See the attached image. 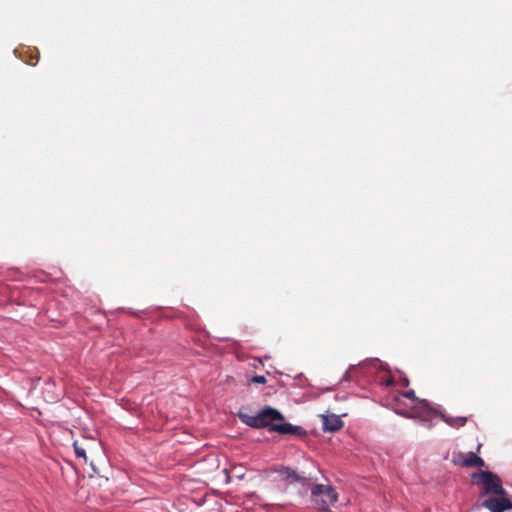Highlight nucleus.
<instances>
[{"label": "nucleus", "mask_w": 512, "mask_h": 512, "mask_svg": "<svg viewBox=\"0 0 512 512\" xmlns=\"http://www.w3.org/2000/svg\"><path fill=\"white\" fill-rule=\"evenodd\" d=\"M252 381L259 384H265L266 383V377L263 375H256L252 378Z\"/></svg>", "instance_id": "nucleus-12"}, {"label": "nucleus", "mask_w": 512, "mask_h": 512, "mask_svg": "<svg viewBox=\"0 0 512 512\" xmlns=\"http://www.w3.org/2000/svg\"><path fill=\"white\" fill-rule=\"evenodd\" d=\"M311 501L321 511H328L338 500V493L331 485L311 484Z\"/></svg>", "instance_id": "nucleus-3"}, {"label": "nucleus", "mask_w": 512, "mask_h": 512, "mask_svg": "<svg viewBox=\"0 0 512 512\" xmlns=\"http://www.w3.org/2000/svg\"><path fill=\"white\" fill-rule=\"evenodd\" d=\"M441 417L445 423L453 428L462 427L467 423L466 417H451L446 415H442Z\"/></svg>", "instance_id": "nucleus-9"}, {"label": "nucleus", "mask_w": 512, "mask_h": 512, "mask_svg": "<svg viewBox=\"0 0 512 512\" xmlns=\"http://www.w3.org/2000/svg\"><path fill=\"white\" fill-rule=\"evenodd\" d=\"M73 448L77 457L87 459L85 449L79 446L77 442H74Z\"/></svg>", "instance_id": "nucleus-10"}, {"label": "nucleus", "mask_w": 512, "mask_h": 512, "mask_svg": "<svg viewBox=\"0 0 512 512\" xmlns=\"http://www.w3.org/2000/svg\"><path fill=\"white\" fill-rule=\"evenodd\" d=\"M481 506L488 509L490 512H505L512 510V500L508 493L504 495L490 496L486 498Z\"/></svg>", "instance_id": "nucleus-4"}, {"label": "nucleus", "mask_w": 512, "mask_h": 512, "mask_svg": "<svg viewBox=\"0 0 512 512\" xmlns=\"http://www.w3.org/2000/svg\"><path fill=\"white\" fill-rule=\"evenodd\" d=\"M402 395L404 397L408 398V399L413 400V401H417L418 400L416 395H415V391L414 390H408V391L404 392Z\"/></svg>", "instance_id": "nucleus-11"}, {"label": "nucleus", "mask_w": 512, "mask_h": 512, "mask_svg": "<svg viewBox=\"0 0 512 512\" xmlns=\"http://www.w3.org/2000/svg\"><path fill=\"white\" fill-rule=\"evenodd\" d=\"M21 60L31 66H35L39 61V52L29 49L21 55Z\"/></svg>", "instance_id": "nucleus-8"}, {"label": "nucleus", "mask_w": 512, "mask_h": 512, "mask_svg": "<svg viewBox=\"0 0 512 512\" xmlns=\"http://www.w3.org/2000/svg\"><path fill=\"white\" fill-rule=\"evenodd\" d=\"M279 476L289 482V483H294V482H298L300 483L303 487H308L312 484L313 482V478L310 477V476H306L304 474V472H299L295 469H292L290 467H286V466H282L280 467L278 470H277Z\"/></svg>", "instance_id": "nucleus-5"}, {"label": "nucleus", "mask_w": 512, "mask_h": 512, "mask_svg": "<svg viewBox=\"0 0 512 512\" xmlns=\"http://www.w3.org/2000/svg\"><path fill=\"white\" fill-rule=\"evenodd\" d=\"M343 425V421L335 414L322 416V427L326 432L338 431L343 427Z\"/></svg>", "instance_id": "nucleus-7"}, {"label": "nucleus", "mask_w": 512, "mask_h": 512, "mask_svg": "<svg viewBox=\"0 0 512 512\" xmlns=\"http://www.w3.org/2000/svg\"><path fill=\"white\" fill-rule=\"evenodd\" d=\"M457 463L463 467H484V460L474 452L459 454Z\"/></svg>", "instance_id": "nucleus-6"}, {"label": "nucleus", "mask_w": 512, "mask_h": 512, "mask_svg": "<svg viewBox=\"0 0 512 512\" xmlns=\"http://www.w3.org/2000/svg\"><path fill=\"white\" fill-rule=\"evenodd\" d=\"M240 420L252 428L268 427L271 431L279 434H304L302 427L293 426L285 422L283 415L272 407H266L259 411L256 415L247 413H239Z\"/></svg>", "instance_id": "nucleus-1"}, {"label": "nucleus", "mask_w": 512, "mask_h": 512, "mask_svg": "<svg viewBox=\"0 0 512 512\" xmlns=\"http://www.w3.org/2000/svg\"><path fill=\"white\" fill-rule=\"evenodd\" d=\"M474 484L481 487L479 497L485 496H497L506 494V490L503 488L502 480L491 471H479L474 472L471 475Z\"/></svg>", "instance_id": "nucleus-2"}]
</instances>
